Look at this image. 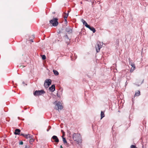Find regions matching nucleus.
Returning a JSON list of instances; mask_svg holds the SVG:
<instances>
[{
	"mask_svg": "<svg viewBox=\"0 0 148 148\" xmlns=\"http://www.w3.org/2000/svg\"><path fill=\"white\" fill-rule=\"evenodd\" d=\"M23 142L22 141H21L20 142L19 144L23 145Z\"/></svg>",
	"mask_w": 148,
	"mask_h": 148,
	"instance_id": "obj_26",
	"label": "nucleus"
},
{
	"mask_svg": "<svg viewBox=\"0 0 148 148\" xmlns=\"http://www.w3.org/2000/svg\"><path fill=\"white\" fill-rule=\"evenodd\" d=\"M32 136H31L30 135H29V134H26L25 135V137L27 139H29L30 138H32Z\"/></svg>",
	"mask_w": 148,
	"mask_h": 148,
	"instance_id": "obj_15",
	"label": "nucleus"
},
{
	"mask_svg": "<svg viewBox=\"0 0 148 148\" xmlns=\"http://www.w3.org/2000/svg\"><path fill=\"white\" fill-rule=\"evenodd\" d=\"M60 147L61 148H63V147H62V145H61V146H60Z\"/></svg>",
	"mask_w": 148,
	"mask_h": 148,
	"instance_id": "obj_29",
	"label": "nucleus"
},
{
	"mask_svg": "<svg viewBox=\"0 0 148 148\" xmlns=\"http://www.w3.org/2000/svg\"><path fill=\"white\" fill-rule=\"evenodd\" d=\"M102 45V44L99 41H98L95 46V48L96 51L97 52H99L100 51V49L101 48Z\"/></svg>",
	"mask_w": 148,
	"mask_h": 148,
	"instance_id": "obj_3",
	"label": "nucleus"
},
{
	"mask_svg": "<svg viewBox=\"0 0 148 148\" xmlns=\"http://www.w3.org/2000/svg\"><path fill=\"white\" fill-rule=\"evenodd\" d=\"M25 148H29L28 147H27V146H25Z\"/></svg>",
	"mask_w": 148,
	"mask_h": 148,
	"instance_id": "obj_30",
	"label": "nucleus"
},
{
	"mask_svg": "<svg viewBox=\"0 0 148 148\" xmlns=\"http://www.w3.org/2000/svg\"><path fill=\"white\" fill-rule=\"evenodd\" d=\"M73 138L74 141L77 142H79L81 139V137L80 134L75 133L73 134Z\"/></svg>",
	"mask_w": 148,
	"mask_h": 148,
	"instance_id": "obj_1",
	"label": "nucleus"
},
{
	"mask_svg": "<svg viewBox=\"0 0 148 148\" xmlns=\"http://www.w3.org/2000/svg\"><path fill=\"white\" fill-rule=\"evenodd\" d=\"M131 66H132V67L130 69V72H132L135 69V64H134L132 63L131 64Z\"/></svg>",
	"mask_w": 148,
	"mask_h": 148,
	"instance_id": "obj_12",
	"label": "nucleus"
},
{
	"mask_svg": "<svg viewBox=\"0 0 148 148\" xmlns=\"http://www.w3.org/2000/svg\"><path fill=\"white\" fill-rule=\"evenodd\" d=\"M62 133H63V134H64V132L63 131V130H62Z\"/></svg>",
	"mask_w": 148,
	"mask_h": 148,
	"instance_id": "obj_28",
	"label": "nucleus"
},
{
	"mask_svg": "<svg viewBox=\"0 0 148 148\" xmlns=\"http://www.w3.org/2000/svg\"><path fill=\"white\" fill-rule=\"evenodd\" d=\"M64 18V19L65 20V21L66 22H67V20H66V19L67 18Z\"/></svg>",
	"mask_w": 148,
	"mask_h": 148,
	"instance_id": "obj_27",
	"label": "nucleus"
},
{
	"mask_svg": "<svg viewBox=\"0 0 148 148\" xmlns=\"http://www.w3.org/2000/svg\"><path fill=\"white\" fill-rule=\"evenodd\" d=\"M49 90L51 92H53L55 90V86L52 85L49 88Z\"/></svg>",
	"mask_w": 148,
	"mask_h": 148,
	"instance_id": "obj_11",
	"label": "nucleus"
},
{
	"mask_svg": "<svg viewBox=\"0 0 148 148\" xmlns=\"http://www.w3.org/2000/svg\"><path fill=\"white\" fill-rule=\"evenodd\" d=\"M66 31L70 33H71L72 32V29L71 27H68L66 29Z\"/></svg>",
	"mask_w": 148,
	"mask_h": 148,
	"instance_id": "obj_13",
	"label": "nucleus"
},
{
	"mask_svg": "<svg viewBox=\"0 0 148 148\" xmlns=\"http://www.w3.org/2000/svg\"><path fill=\"white\" fill-rule=\"evenodd\" d=\"M23 84H24V82H23Z\"/></svg>",
	"mask_w": 148,
	"mask_h": 148,
	"instance_id": "obj_32",
	"label": "nucleus"
},
{
	"mask_svg": "<svg viewBox=\"0 0 148 148\" xmlns=\"http://www.w3.org/2000/svg\"><path fill=\"white\" fill-rule=\"evenodd\" d=\"M65 42L67 45H69L70 43V39L69 38L67 35L64 36Z\"/></svg>",
	"mask_w": 148,
	"mask_h": 148,
	"instance_id": "obj_7",
	"label": "nucleus"
},
{
	"mask_svg": "<svg viewBox=\"0 0 148 148\" xmlns=\"http://www.w3.org/2000/svg\"><path fill=\"white\" fill-rule=\"evenodd\" d=\"M45 93V91L43 90H36L34 93V96H36L41 95Z\"/></svg>",
	"mask_w": 148,
	"mask_h": 148,
	"instance_id": "obj_4",
	"label": "nucleus"
},
{
	"mask_svg": "<svg viewBox=\"0 0 148 148\" xmlns=\"http://www.w3.org/2000/svg\"><path fill=\"white\" fill-rule=\"evenodd\" d=\"M132 101H133V98L132 99Z\"/></svg>",
	"mask_w": 148,
	"mask_h": 148,
	"instance_id": "obj_31",
	"label": "nucleus"
},
{
	"mask_svg": "<svg viewBox=\"0 0 148 148\" xmlns=\"http://www.w3.org/2000/svg\"><path fill=\"white\" fill-rule=\"evenodd\" d=\"M25 134H24L22 133H21V135L23 136L24 137H25Z\"/></svg>",
	"mask_w": 148,
	"mask_h": 148,
	"instance_id": "obj_24",
	"label": "nucleus"
},
{
	"mask_svg": "<svg viewBox=\"0 0 148 148\" xmlns=\"http://www.w3.org/2000/svg\"><path fill=\"white\" fill-rule=\"evenodd\" d=\"M91 31H92L94 33L95 32L96 30L93 27H90L89 25V27L88 28Z\"/></svg>",
	"mask_w": 148,
	"mask_h": 148,
	"instance_id": "obj_16",
	"label": "nucleus"
},
{
	"mask_svg": "<svg viewBox=\"0 0 148 148\" xmlns=\"http://www.w3.org/2000/svg\"><path fill=\"white\" fill-rule=\"evenodd\" d=\"M64 134H63V135L62 136V140H63V143L65 145H66L67 146H68V143H67L65 138L64 137Z\"/></svg>",
	"mask_w": 148,
	"mask_h": 148,
	"instance_id": "obj_9",
	"label": "nucleus"
},
{
	"mask_svg": "<svg viewBox=\"0 0 148 148\" xmlns=\"http://www.w3.org/2000/svg\"><path fill=\"white\" fill-rule=\"evenodd\" d=\"M56 106L57 107V108H56V109L59 110H61L63 108V106L61 104V103L60 102H58L56 104Z\"/></svg>",
	"mask_w": 148,
	"mask_h": 148,
	"instance_id": "obj_8",
	"label": "nucleus"
},
{
	"mask_svg": "<svg viewBox=\"0 0 148 148\" xmlns=\"http://www.w3.org/2000/svg\"><path fill=\"white\" fill-rule=\"evenodd\" d=\"M54 74L56 75H59V73L57 71L53 70V71Z\"/></svg>",
	"mask_w": 148,
	"mask_h": 148,
	"instance_id": "obj_21",
	"label": "nucleus"
},
{
	"mask_svg": "<svg viewBox=\"0 0 148 148\" xmlns=\"http://www.w3.org/2000/svg\"><path fill=\"white\" fill-rule=\"evenodd\" d=\"M46 58V56L45 55H43L42 56V59L43 60H45Z\"/></svg>",
	"mask_w": 148,
	"mask_h": 148,
	"instance_id": "obj_23",
	"label": "nucleus"
},
{
	"mask_svg": "<svg viewBox=\"0 0 148 148\" xmlns=\"http://www.w3.org/2000/svg\"><path fill=\"white\" fill-rule=\"evenodd\" d=\"M34 38V36L31 35L29 38V40L32 41V42H33V40Z\"/></svg>",
	"mask_w": 148,
	"mask_h": 148,
	"instance_id": "obj_17",
	"label": "nucleus"
},
{
	"mask_svg": "<svg viewBox=\"0 0 148 148\" xmlns=\"http://www.w3.org/2000/svg\"><path fill=\"white\" fill-rule=\"evenodd\" d=\"M131 148H137L135 145H132L131 146Z\"/></svg>",
	"mask_w": 148,
	"mask_h": 148,
	"instance_id": "obj_22",
	"label": "nucleus"
},
{
	"mask_svg": "<svg viewBox=\"0 0 148 148\" xmlns=\"http://www.w3.org/2000/svg\"><path fill=\"white\" fill-rule=\"evenodd\" d=\"M20 130L19 129H17L15 130V132H14V134L16 135H19L20 134Z\"/></svg>",
	"mask_w": 148,
	"mask_h": 148,
	"instance_id": "obj_14",
	"label": "nucleus"
},
{
	"mask_svg": "<svg viewBox=\"0 0 148 148\" xmlns=\"http://www.w3.org/2000/svg\"><path fill=\"white\" fill-rule=\"evenodd\" d=\"M29 139L30 140V141L31 142H33L34 141V139L32 138H30Z\"/></svg>",
	"mask_w": 148,
	"mask_h": 148,
	"instance_id": "obj_25",
	"label": "nucleus"
},
{
	"mask_svg": "<svg viewBox=\"0 0 148 148\" xmlns=\"http://www.w3.org/2000/svg\"><path fill=\"white\" fill-rule=\"evenodd\" d=\"M51 80L50 79H47L45 81L44 85L45 88H47L51 84Z\"/></svg>",
	"mask_w": 148,
	"mask_h": 148,
	"instance_id": "obj_5",
	"label": "nucleus"
},
{
	"mask_svg": "<svg viewBox=\"0 0 148 148\" xmlns=\"http://www.w3.org/2000/svg\"><path fill=\"white\" fill-rule=\"evenodd\" d=\"M58 19L57 18H54L51 20L49 21V23L51 25V26L56 27L57 26L58 24Z\"/></svg>",
	"mask_w": 148,
	"mask_h": 148,
	"instance_id": "obj_2",
	"label": "nucleus"
},
{
	"mask_svg": "<svg viewBox=\"0 0 148 148\" xmlns=\"http://www.w3.org/2000/svg\"><path fill=\"white\" fill-rule=\"evenodd\" d=\"M82 22L83 23V24L85 25V26L87 28L89 27V25H88L86 21H85L83 19H82L81 20Z\"/></svg>",
	"mask_w": 148,
	"mask_h": 148,
	"instance_id": "obj_10",
	"label": "nucleus"
},
{
	"mask_svg": "<svg viewBox=\"0 0 148 148\" xmlns=\"http://www.w3.org/2000/svg\"><path fill=\"white\" fill-rule=\"evenodd\" d=\"M51 141L53 142H55L58 143L59 142V140L57 136L54 135L51 138Z\"/></svg>",
	"mask_w": 148,
	"mask_h": 148,
	"instance_id": "obj_6",
	"label": "nucleus"
},
{
	"mask_svg": "<svg viewBox=\"0 0 148 148\" xmlns=\"http://www.w3.org/2000/svg\"><path fill=\"white\" fill-rule=\"evenodd\" d=\"M68 13H64V18H67V17L69 15V11H67Z\"/></svg>",
	"mask_w": 148,
	"mask_h": 148,
	"instance_id": "obj_19",
	"label": "nucleus"
},
{
	"mask_svg": "<svg viewBox=\"0 0 148 148\" xmlns=\"http://www.w3.org/2000/svg\"><path fill=\"white\" fill-rule=\"evenodd\" d=\"M101 119H102L103 117L105 116V114L104 112L102 111H101Z\"/></svg>",
	"mask_w": 148,
	"mask_h": 148,
	"instance_id": "obj_20",
	"label": "nucleus"
},
{
	"mask_svg": "<svg viewBox=\"0 0 148 148\" xmlns=\"http://www.w3.org/2000/svg\"><path fill=\"white\" fill-rule=\"evenodd\" d=\"M140 95V92L139 91H137L136 92L134 95V97L138 96Z\"/></svg>",
	"mask_w": 148,
	"mask_h": 148,
	"instance_id": "obj_18",
	"label": "nucleus"
}]
</instances>
